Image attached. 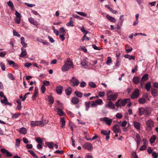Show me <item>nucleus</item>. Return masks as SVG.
Masks as SVG:
<instances>
[{"instance_id": "603ef678", "label": "nucleus", "mask_w": 158, "mask_h": 158, "mask_svg": "<svg viewBox=\"0 0 158 158\" xmlns=\"http://www.w3.org/2000/svg\"><path fill=\"white\" fill-rule=\"evenodd\" d=\"M13 33L14 36H17L18 37H20V35L18 33V32L16 31L15 30H13Z\"/></svg>"}, {"instance_id": "c756f323", "label": "nucleus", "mask_w": 158, "mask_h": 158, "mask_svg": "<svg viewBox=\"0 0 158 158\" xmlns=\"http://www.w3.org/2000/svg\"><path fill=\"white\" fill-rule=\"evenodd\" d=\"M151 82H147L145 85V89H146L148 91H149L151 86Z\"/></svg>"}, {"instance_id": "864d4df0", "label": "nucleus", "mask_w": 158, "mask_h": 158, "mask_svg": "<svg viewBox=\"0 0 158 158\" xmlns=\"http://www.w3.org/2000/svg\"><path fill=\"white\" fill-rule=\"evenodd\" d=\"M21 18H16L15 20V22L18 24H19L21 22Z\"/></svg>"}, {"instance_id": "ddd939ff", "label": "nucleus", "mask_w": 158, "mask_h": 158, "mask_svg": "<svg viewBox=\"0 0 158 158\" xmlns=\"http://www.w3.org/2000/svg\"><path fill=\"white\" fill-rule=\"evenodd\" d=\"M21 52L19 55V56L21 57H23L27 55V53L26 50L25 49H24L23 48H21Z\"/></svg>"}, {"instance_id": "de8ad7c7", "label": "nucleus", "mask_w": 158, "mask_h": 158, "mask_svg": "<svg viewBox=\"0 0 158 158\" xmlns=\"http://www.w3.org/2000/svg\"><path fill=\"white\" fill-rule=\"evenodd\" d=\"M131 158H138V157L136 154V152H132L131 153Z\"/></svg>"}, {"instance_id": "f3484780", "label": "nucleus", "mask_w": 158, "mask_h": 158, "mask_svg": "<svg viewBox=\"0 0 158 158\" xmlns=\"http://www.w3.org/2000/svg\"><path fill=\"white\" fill-rule=\"evenodd\" d=\"M63 90V87L61 86H57L56 89L57 93L59 94H61Z\"/></svg>"}, {"instance_id": "a18cd8bd", "label": "nucleus", "mask_w": 158, "mask_h": 158, "mask_svg": "<svg viewBox=\"0 0 158 158\" xmlns=\"http://www.w3.org/2000/svg\"><path fill=\"white\" fill-rule=\"evenodd\" d=\"M75 93L77 97L79 98H81L82 97V94L79 91H76L75 92Z\"/></svg>"}, {"instance_id": "f257e3e1", "label": "nucleus", "mask_w": 158, "mask_h": 158, "mask_svg": "<svg viewBox=\"0 0 158 158\" xmlns=\"http://www.w3.org/2000/svg\"><path fill=\"white\" fill-rule=\"evenodd\" d=\"M107 99L108 101H114L117 98L118 94L117 93H113L111 91L108 92L106 94Z\"/></svg>"}, {"instance_id": "a19ab883", "label": "nucleus", "mask_w": 158, "mask_h": 158, "mask_svg": "<svg viewBox=\"0 0 158 158\" xmlns=\"http://www.w3.org/2000/svg\"><path fill=\"white\" fill-rule=\"evenodd\" d=\"M60 122H61L62 127L64 128L65 125V121L63 118H61L60 120Z\"/></svg>"}, {"instance_id": "aec40b11", "label": "nucleus", "mask_w": 158, "mask_h": 158, "mask_svg": "<svg viewBox=\"0 0 158 158\" xmlns=\"http://www.w3.org/2000/svg\"><path fill=\"white\" fill-rule=\"evenodd\" d=\"M106 18L110 21L113 23H115L116 22V20L115 18L109 15H106Z\"/></svg>"}, {"instance_id": "9d476101", "label": "nucleus", "mask_w": 158, "mask_h": 158, "mask_svg": "<svg viewBox=\"0 0 158 158\" xmlns=\"http://www.w3.org/2000/svg\"><path fill=\"white\" fill-rule=\"evenodd\" d=\"M113 131L115 133H119L121 132V130L118 124H115L113 126Z\"/></svg>"}, {"instance_id": "e433bc0d", "label": "nucleus", "mask_w": 158, "mask_h": 158, "mask_svg": "<svg viewBox=\"0 0 158 158\" xmlns=\"http://www.w3.org/2000/svg\"><path fill=\"white\" fill-rule=\"evenodd\" d=\"M139 103L141 104H143L146 102V99L143 98H141L139 99Z\"/></svg>"}, {"instance_id": "bf43d9fd", "label": "nucleus", "mask_w": 158, "mask_h": 158, "mask_svg": "<svg viewBox=\"0 0 158 158\" xmlns=\"http://www.w3.org/2000/svg\"><path fill=\"white\" fill-rule=\"evenodd\" d=\"M121 62V60L119 59V58L117 59V60L116 61V67H119L120 64V63Z\"/></svg>"}, {"instance_id": "393cba45", "label": "nucleus", "mask_w": 158, "mask_h": 158, "mask_svg": "<svg viewBox=\"0 0 158 158\" xmlns=\"http://www.w3.org/2000/svg\"><path fill=\"white\" fill-rule=\"evenodd\" d=\"M124 57L125 58L128 59L129 60H135V57L134 56L132 55L130 56L128 54L125 55Z\"/></svg>"}, {"instance_id": "6e6d98bb", "label": "nucleus", "mask_w": 158, "mask_h": 158, "mask_svg": "<svg viewBox=\"0 0 158 158\" xmlns=\"http://www.w3.org/2000/svg\"><path fill=\"white\" fill-rule=\"evenodd\" d=\"M0 65L3 71H5L6 69V67L4 64L2 62H1Z\"/></svg>"}, {"instance_id": "dca6fc26", "label": "nucleus", "mask_w": 158, "mask_h": 158, "mask_svg": "<svg viewBox=\"0 0 158 158\" xmlns=\"http://www.w3.org/2000/svg\"><path fill=\"white\" fill-rule=\"evenodd\" d=\"M129 101H130V99L129 98L123 99L122 100H120L121 106H124Z\"/></svg>"}, {"instance_id": "7c9ffc66", "label": "nucleus", "mask_w": 158, "mask_h": 158, "mask_svg": "<svg viewBox=\"0 0 158 158\" xmlns=\"http://www.w3.org/2000/svg\"><path fill=\"white\" fill-rule=\"evenodd\" d=\"M145 108H139V115L141 116L144 114Z\"/></svg>"}, {"instance_id": "7ed1b4c3", "label": "nucleus", "mask_w": 158, "mask_h": 158, "mask_svg": "<svg viewBox=\"0 0 158 158\" xmlns=\"http://www.w3.org/2000/svg\"><path fill=\"white\" fill-rule=\"evenodd\" d=\"M100 121L105 122L109 126L111 124L112 122V119L109 118L107 117L101 118L100 119Z\"/></svg>"}, {"instance_id": "423d86ee", "label": "nucleus", "mask_w": 158, "mask_h": 158, "mask_svg": "<svg viewBox=\"0 0 158 158\" xmlns=\"http://www.w3.org/2000/svg\"><path fill=\"white\" fill-rule=\"evenodd\" d=\"M139 91L138 89H136L135 90L131 96V98L133 99L137 98L139 96Z\"/></svg>"}, {"instance_id": "4c0bfd02", "label": "nucleus", "mask_w": 158, "mask_h": 158, "mask_svg": "<svg viewBox=\"0 0 158 158\" xmlns=\"http://www.w3.org/2000/svg\"><path fill=\"white\" fill-rule=\"evenodd\" d=\"M48 101L50 104H52L54 102V100L53 98L50 96H48Z\"/></svg>"}, {"instance_id": "4d7b16f0", "label": "nucleus", "mask_w": 158, "mask_h": 158, "mask_svg": "<svg viewBox=\"0 0 158 158\" xmlns=\"http://www.w3.org/2000/svg\"><path fill=\"white\" fill-rule=\"evenodd\" d=\"M95 102H96L97 105H100L103 102L102 100L101 99H97L95 101Z\"/></svg>"}, {"instance_id": "13d9d810", "label": "nucleus", "mask_w": 158, "mask_h": 158, "mask_svg": "<svg viewBox=\"0 0 158 158\" xmlns=\"http://www.w3.org/2000/svg\"><path fill=\"white\" fill-rule=\"evenodd\" d=\"M116 117L117 118L121 119L122 118V115L120 113H117L116 115Z\"/></svg>"}, {"instance_id": "20e7f679", "label": "nucleus", "mask_w": 158, "mask_h": 158, "mask_svg": "<svg viewBox=\"0 0 158 158\" xmlns=\"http://www.w3.org/2000/svg\"><path fill=\"white\" fill-rule=\"evenodd\" d=\"M31 125L33 127L36 126H40L41 125L44 126L45 124L43 123V121H31Z\"/></svg>"}, {"instance_id": "8fccbe9b", "label": "nucleus", "mask_w": 158, "mask_h": 158, "mask_svg": "<svg viewBox=\"0 0 158 158\" xmlns=\"http://www.w3.org/2000/svg\"><path fill=\"white\" fill-rule=\"evenodd\" d=\"M20 114L19 113H17L13 114L12 118H18L20 115Z\"/></svg>"}, {"instance_id": "49530a36", "label": "nucleus", "mask_w": 158, "mask_h": 158, "mask_svg": "<svg viewBox=\"0 0 158 158\" xmlns=\"http://www.w3.org/2000/svg\"><path fill=\"white\" fill-rule=\"evenodd\" d=\"M77 13L78 14L83 17H86L87 16V14L83 12H77Z\"/></svg>"}, {"instance_id": "2eb2a0df", "label": "nucleus", "mask_w": 158, "mask_h": 158, "mask_svg": "<svg viewBox=\"0 0 158 158\" xmlns=\"http://www.w3.org/2000/svg\"><path fill=\"white\" fill-rule=\"evenodd\" d=\"M124 15H120L119 19V23L117 24V26H121L122 25L123 23L124 20Z\"/></svg>"}, {"instance_id": "ea45409f", "label": "nucleus", "mask_w": 158, "mask_h": 158, "mask_svg": "<svg viewBox=\"0 0 158 158\" xmlns=\"http://www.w3.org/2000/svg\"><path fill=\"white\" fill-rule=\"evenodd\" d=\"M60 33L62 34L65 35L66 32L65 30L63 27H61L60 29Z\"/></svg>"}, {"instance_id": "a211bd4d", "label": "nucleus", "mask_w": 158, "mask_h": 158, "mask_svg": "<svg viewBox=\"0 0 158 158\" xmlns=\"http://www.w3.org/2000/svg\"><path fill=\"white\" fill-rule=\"evenodd\" d=\"M106 107L108 108L114 109L115 108V105L114 103L110 101L108 102V104L106 106Z\"/></svg>"}, {"instance_id": "37998d69", "label": "nucleus", "mask_w": 158, "mask_h": 158, "mask_svg": "<svg viewBox=\"0 0 158 158\" xmlns=\"http://www.w3.org/2000/svg\"><path fill=\"white\" fill-rule=\"evenodd\" d=\"M8 5L12 9L14 8V5L13 3L11 1H9L7 2Z\"/></svg>"}, {"instance_id": "e2e57ef3", "label": "nucleus", "mask_w": 158, "mask_h": 158, "mask_svg": "<svg viewBox=\"0 0 158 158\" xmlns=\"http://www.w3.org/2000/svg\"><path fill=\"white\" fill-rule=\"evenodd\" d=\"M73 62L70 60L69 58H68L66 59V60L64 62V63H67L68 64H70Z\"/></svg>"}, {"instance_id": "c85d7f7f", "label": "nucleus", "mask_w": 158, "mask_h": 158, "mask_svg": "<svg viewBox=\"0 0 158 158\" xmlns=\"http://www.w3.org/2000/svg\"><path fill=\"white\" fill-rule=\"evenodd\" d=\"M21 43L24 47H26L27 46V44L25 42L24 38L22 37H21Z\"/></svg>"}, {"instance_id": "5701e85b", "label": "nucleus", "mask_w": 158, "mask_h": 158, "mask_svg": "<svg viewBox=\"0 0 158 158\" xmlns=\"http://www.w3.org/2000/svg\"><path fill=\"white\" fill-rule=\"evenodd\" d=\"M133 125L135 127L137 130H139L140 128V124L138 122H134L133 123Z\"/></svg>"}, {"instance_id": "0eeeda50", "label": "nucleus", "mask_w": 158, "mask_h": 158, "mask_svg": "<svg viewBox=\"0 0 158 158\" xmlns=\"http://www.w3.org/2000/svg\"><path fill=\"white\" fill-rule=\"evenodd\" d=\"M83 147L84 149L90 151L93 149V146L92 144L89 143H85L83 146Z\"/></svg>"}, {"instance_id": "6e6552de", "label": "nucleus", "mask_w": 158, "mask_h": 158, "mask_svg": "<svg viewBox=\"0 0 158 158\" xmlns=\"http://www.w3.org/2000/svg\"><path fill=\"white\" fill-rule=\"evenodd\" d=\"M148 79V74H145L140 80V84L142 86L144 84V82Z\"/></svg>"}, {"instance_id": "f03ea898", "label": "nucleus", "mask_w": 158, "mask_h": 158, "mask_svg": "<svg viewBox=\"0 0 158 158\" xmlns=\"http://www.w3.org/2000/svg\"><path fill=\"white\" fill-rule=\"evenodd\" d=\"M146 130L147 131H150L152 128L154 126V122L151 119L147 120L146 122Z\"/></svg>"}, {"instance_id": "412c9836", "label": "nucleus", "mask_w": 158, "mask_h": 158, "mask_svg": "<svg viewBox=\"0 0 158 158\" xmlns=\"http://www.w3.org/2000/svg\"><path fill=\"white\" fill-rule=\"evenodd\" d=\"M71 101L73 104H76L78 103L79 99L78 98L74 97L72 98Z\"/></svg>"}, {"instance_id": "cd10ccee", "label": "nucleus", "mask_w": 158, "mask_h": 158, "mask_svg": "<svg viewBox=\"0 0 158 158\" xmlns=\"http://www.w3.org/2000/svg\"><path fill=\"white\" fill-rule=\"evenodd\" d=\"M19 132L21 134L25 135L27 133V131L25 128L23 127L20 129Z\"/></svg>"}, {"instance_id": "bb28decb", "label": "nucleus", "mask_w": 158, "mask_h": 158, "mask_svg": "<svg viewBox=\"0 0 158 158\" xmlns=\"http://www.w3.org/2000/svg\"><path fill=\"white\" fill-rule=\"evenodd\" d=\"M73 19L72 17H71L70 18L69 22L66 24V25L67 26H73Z\"/></svg>"}, {"instance_id": "5fc2aeb1", "label": "nucleus", "mask_w": 158, "mask_h": 158, "mask_svg": "<svg viewBox=\"0 0 158 158\" xmlns=\"http://www.w3.org/2000/svg\"><path fill=\"white\" fill-rule=\"evenodd\" d=\"M115 105L117 107H119L121 106L120 99L118 100L115 102Z\"/></svg>"}, {"instance_id": "1a4fd4ad", "label": "nucleus", "mask_w": 158, "mask_h": 158, "mask_svg": "<svg viewBox=\"0 0 158 158\" xmlns=\"http://www.w3.org/2000/svg\"><path fill=\"white\" fill-rule=\"evenodd\" d=\"M1 151L6 157H11L12 156V154L9 152L4 148L1 149Z\"/></svg>"}, {"instance_id": "774afa93", "label": "nucleus", "mask_w": 158, "mask_h": 158, "mask_svg": "<svg viewBox=\"0 0 158 158\" xmlns=\"http://www.w3.org/2000/svg\"><path fill=\"white\" fill-rule=\"evenodd\" d=\"M152 155L153 158H157V156L156 153L155 151H153L152 152Z\"/></svg>"}, {"instance_id": "0e129e2a", "label": "nucleus", "mask_w": 158, "mask_h": 158, "mask_svg": "<svg viewBox=\"0 0 158 158\" xmlns=\"http://www.w3.org/2000/svg\"><path fill=\"white\" fill-rule=\"evenodd\" d=\"M98 95L101 97H103L105 96V93L104 91H100L98 92Z\"/></svg>"}, {"instance_id": "72a5a7b5", "label": "nucleus", "mask_w": 158, "mask_h": 158, "mask_svg": "<svg viewBox=\"0 0 158 158\" xmlns=\"http://www.w3.org/2000/svg\"><path fill=\"white\" fill-rule=\"evenodd\" d=\"M38 95V88L37 87H36L35 88V91L34 94L32 97V98H35Z\"/></svg>"}, {"instance_id": "338daca9", "label": "nucleus", "mask_w": 158, "mask_h": 158, "mask_svg": "<svg viewBox=\"0 0 158 158\" xmlns=\"http://www.w3.org/2000/svg\"><path fill=\"white\" fill-rule=\"evenodd\" d=\"M46 88L44 85H42L41 88V90L42 92V93L43 94H44L45 93V91Z\"/></svg>"}, {"instance_id": "58836bf2", "label": "nucleus", "mask_w": 158, "mask_h": 158, "mask_svg": "<svg viewBox=\"0 0 158 158\" xmlns=\"http://www.w3.org/2000/svg\"><path fill=\"white\" fill-rule=\"evenodd\" d=\"M112 63V60H111V58L109 56V57H107V60L106 62V64L107 65H110V64H111Z\"/></svg>"}, {"instance_id": "052dcab7", "label": "nucleus", "mask_w": 158, "mask_h": 158, "mask_svg": "<svg viewBox=\"0 0 158 158\" xmlns=\"http://www.w3.org/2000/svg\"><path fill=\"white\" fill-rule=\"evenodd\" d=\"M147 148V145H142L139 149L140 151H143L146 149Z\"/></svg>"}, {"instance_id": "4468645a", "label": "nucleus", "mask_w": 158, "mask_h": 158, "mask_svg": "<svg viewBox=\"0 0 158 158\" xmlns=\"http://www.w3.org/2000/svg\"><path fill=\"white\" fill-rule=\"evenodd\" d=\"M81 64L84 68H86L89 65V63L87 61L83 60L81 62Z\"/></svg>"}, {"instance_id": "c03bdc74", "label": "nucleus", "mask_w": 158, "mask_h": 158, "mask_svg": "<svg viewBox=\"0 0 158 158\" xmlns=\"http://www.w3.org/2000/svg\"><path fill=\"white\" fill-rule=\"evenodd\" d=\"M89 86L93 88H95L96 87V84L93 82H90L89 83Z\"/></svg>"}, {"instance_id": "2f4dec72", "label": "nucleus", "mask_w": 158, "mask_h": 158, "mask_svg": "<svg viewBox=\"0 0 158 158\" xmlns=\"http://www.w3.org/2000/svg\"><path fill=\"white\" fill-rule=\"evenodd\" d=\"M57 114L60 116H62L63 115L64 112L61 109L57 108Z\"/></svg>"}, {"instance_id": "3c124183", "label": "nucleus", "mask_w": 158, "mask_h": 158, "mask_svg": "<svg viewBox=\"0 0 158 158\" xmlns=\"http://www.w3.org/2000/svg\"><path fill=\"white\" fill-rule=\"evenodd\" d=\"M81 30L83 33L85 34V35H86L88 33V31L85 30L84 27H82Z\"/></svg>"}, {"instance_id": "a878e982", "label": "nucleus", "mask_w": 158, "mask_h": 158, "mask_svg": "<svg viewBox=\"0 0 158 158\" xmlns=\"http://www.w3.org/2000/svg\"><path fill=\"white\" fill-rule=\"evenodd\" d=\"M65 93L67 95H70L72 92V89L70 87H69L65 90Z\"/></svg>"}, {"instance_id": "f8f14e48", "label": "nucleus", "mask_w": 158, "mask_h": 158, "mask_svg": "<svg viewBox=\"0 0 158 158\" xmlns=\"http://www.w3.org/2000/svg\"><path fill=\"white\" fill-rule=\"evenodd\" d=\"M64 63V64L61 67V70L64 72L68 71L70 69L69 64L67 63Z\"/></svg>"}, {"instance_id": "39448f33", "label": "nucleus", "mask_w": 158, "mask_h": 158, "mask_svg": "<svg viewBox=\"0 0 158 158\" xmlns=\"http://www.w3.org/2000/svg\"><path fill=\"white\" fill-rule=\"evenodd\" d=\"M70 83L73 86L78 85L79 83V81L75 77H73L72 79L70 80Z\"/></svg>"}, {"instance_id": "b1692460", "label": "nucleus", "mask_w": 158, "mask_h": 158, "mask_svg": "<svg viewBox=\"0 0 158 158\" xmlns=\"http://www.w3.org/2000/svg\"><path fill=\"white\" fill-rule=\"evenodd\" d=\"M151 94L154 97L157 96L158 95V90L155 89H153L151 90Z\"/></svg>"}, {"instance_id": "f704fd0d", "label": "nucleus", "mask_w": 158, "mask_h": 158, "mask_svg": "<svg viewBox=\"0 0 158 158\" xmlns=\"http://www.w3.org/2000/svg\"><path fill=\"white\" fill-rule=\"evenodd\" d=\"M110 131H109L108 132L107 131L102 130L101 131V133L103 135H110Z\"/></svg>"}, {"instance_id": "473e14b6", "label": "nucleus", "mask_w": 158, "mask_h": 158, "mask_svg": "<svg viewBox=\"0 0 158 158\" xmlns=\"http://www.w3.org/2000/svg\"><path fill=\"white\" fill-rule=\"evenodd\" d=\"M156 135H152L150 139V143L151 144H152L154 142L155 140H156Z\"/></svg>"}, {"instance_id": "69168bd1", "label": "nucleus", "mask_w": 158, "mask_h": 158, "mask_svg": "<svg viewBox=\"0 0 158 158\" xmlns=\"http://www.w3.org/2000/svg\"><path fill=\"white\" fill-rule=\"evenodd\" d=\"M20 143V141L19 139H16L15 145L16 146L18 147L19 146Z\"/></svg>"}, {"instance_id": "9b49d317", "label": "nucleus", "mask_w": 158, "mask_h": 158, "mask_svg": "<svg viewBox=\"0 0 158 158\" xmlns=\"http://www.w3.org/2000/svg\"><path fill=\"white\" fill-rule=\"evenodd\" d=\"M3 99L1 100V102L2 103L4 104L5 105H8L10 106L12 105L11 103L8 102L7 99L5 96H4Z\"/></svg>"}, {"instance_id": "79ce46f5", "label": "nucleus", "mask_w": 158, "mask_h": 158, "mask_svg": "<svg viewBox=\"0 0 158 158\" xmlns=\"http://www.w3.org/2000/svg\"><path fill=\"white\" fill-rule=\"evenodd\" d=\"M35 140L37 143H39V144H43V142L42 139L40 137L36 138L35 139Z\"/></svg>"}, {"instance_id": "c9c22d12", "label": "nucleus", "mask_w": 158, "mask_h": 158, "mask_svg": "<svg viewBox=\"0 0 158 158\" xmlns=\"http://www.w3.org/2000/svg\"><path fill=\"white\" fill-rule=\"evenodd\" d=\"M151 113V111L148 108H145L144 114L145 115H148Z\"/></svg>"}, {"instance_id": "680f3d73", "label": "nucleus", "mask_w": 158, "mask_h": 158, "mask_svg": "<svg viewBox=\"0 0 158 158\" xmlns=\"http://www.w3.org/2000/svg\"><path fill=\"white\" fill-rule=\"evenodd\" d=\"M85 104L86 107V110H88L89 107L90 103L89 102H86Z\"/></svg>"}, {"instance_id": "09e8293b", "label": "nucleus", "mask_w": 158, "mask_h": 158, "mask_svg": "<svg viewBox=\"0 0 158 158\" xmlns=\"http://www.w3.org/2000/svg\"><path fill=\"white\" fill-rule=\"evenodd\" d=\"M7 76L10 79L12 80H14L15 79V78L13 77V75L12 73H8Z\"/></svg>"}, {"instance_id": "4be33fe9", "label": "nucleus", "mask_w": 158, "mask_h": 158, "mask_svg": "<svg viewBox=\"0 0 158 158\" xmlns=\"http://www.w3.org/2000/svg\"><path fill=\"white\" fill-rule=\"evenodd\" d=\"M140 80V78L138 77H135L133 78V82L135 84H138Z\"/></svg>"}, {"instance_id": "6ab92c4d", "label": "nucleus", "mask_w": 158, "mask_h": 158, "mask_svg": "<svg viewBox=\"0 0 158 158\" xmlns=\"http://www.w3.org/2000/svg\"><path fill=\"white\" fill-rule=\"evenodd\" d=\"M28 21L31 24L35 26L37 25V21L34 19L30 17L28 19Z\"/></svg>"}]
</instances>
